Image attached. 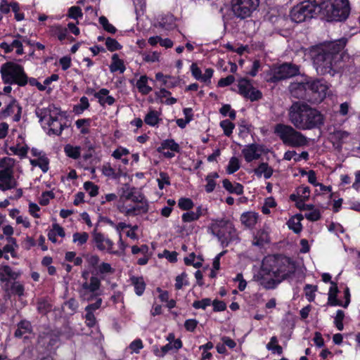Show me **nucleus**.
Here are the masks:
<instances>
[{
  "instance_id": "1",
  "label": "nucleus",
  "mask_w": 360,
  "mask_h": 360,
  "mask_svg": "<svg viewBox=\"0 0 360 360\" xmlns=\"http://www.w3.org/2000/svg\"><path fill=\"white\" fill-rule=\"evenodd\" d=\"M345 42L328 41L311 46L309 54L318 74L334 76L338 72V63L342 60Z\"/></svg>"
},
{
  "instance_id": "2",
  "label": "nucleus",
  "mask_w": 360,
  "mask_h": 360,
  "mask_svg": "<svg viewBox=\"0 0 360 360\" xmlns=\"http://www.w3.org/2000/svg\"><path fill=\"white\" fill-rule=\"evenodd\" d=\"M295 271V265L288 257L280 255H269L262 262L261 273L270 278L262 277L261 284L266 289H273L293 274Z\"/></svg>"
},
{
  "instance_id": "3",
  "label": "nucleus",
  "mask_w": 360,
  "mask_h": 360,
  "mask_svg": "<svg viewBox=\"0 0 360 360\" xmlns=\"http://www.w3.org/2000/svg\"><path fill=\"white\" fill-rule=\"evenodd\" d=\"M290 122L300 130L320 128L324 124V116L317 109L304 102H294L288 112Z\"/></svg>"
},
{
  "instance_id": "4",
  "label": "nucleus",
  "mask_w": 360,
  "mask_h": 360,
  "mask_svg": "<svg viewBox=\"0 0 360 360\" xmlns=\"http://www.w3.org/2000/svg\"><path fill=\"white\" fill-rule=\"evenodd\" d=\"M321 11L320 15L328 21H344L350 13L348 0H316Z\"/></svg>"
},
{
  "instance_id": "5",
  "label": "nucleus",
  "mask_w": 360,
  "mask_h": 360,
  "mask_svg": "<svg viewBox=\"0 0 360 360\" xmlns=\"http://www.w3.org/2000/svg\"><path fill=\"white\" fill-rule=\"evenodd\" d=\"M35 114L39 122H42L47 120V124L49 127V134L60 136L66 127L65 122L62 118V111L54 105H49L47 108H37Z\"/></svg>"
},
{
  "instance_id": "6",
  "label": "nucleus",
  "mask_w": 360,
  "mask_h": 360,
  "mask_svg": "<svg viewBox=\"0 0 360 360\" xmlns=\"http://www.w3.org/2000/svg\"><path fill=\"white\" fill-rule=\"evenodd\" d=\"M295 127L282 123L276 124L274 127V133L285 146L292 148H301L308 145L307 136L297 130Z\"/></svg>"
},
{
  "instance_id": "7",
  "label": "nucleus",
  "mask_w": 360,
  "mask_h": 360,
  "mask_svg": "<svg viewBox=\"0 0 360 360\" xmlns=\"http://www.w3.org/2000/svg\"><path fill=\"white\" fill-rule=\"evenodd\" d=\"M321 8L316 0L304 1L292 7L290 12V18L292 22L300 23L320 15Z\"/></svg>"
},
{
  "instance_id": "8",
  "label": "nucleus",
  "mask_w": 360,
  "mask_h": 360,
  "mask_svg": "<svg viewBox=\"0 0 360 360\" xmlns=\"http://www.w3.org/2000/svg\"><path fill=\"white\" fill-rule=\"evenodd\" d=\"M1 73L5 84H15L24 86L28 83V77L23 67L13 62H7L2 65Z\"/></svg>"
},
{
  "instance_id": "9",
  "label": "nucleus",
  "mask_w": 360,
  "mask_h": 360,
  "mask_svg": "<svg viewBox=\"0 0 360 360\" xmlns=\"http://www.w3.org/2000/svg\"><path fill=\"white\" fill-rule=\"evenodd\" d=\"M14 159L5 157L0 160V190L2 191L15 188L18 181L13 176Z\"/></svg>"
},
{
  "instance_id": "10",
  "label": "nucleus",
  "mask_w": 360,
  "mask_h": 360,
  "mask_svg": "<svg viewBox=\"0 0 360 360\" xmlns=\"http://www.w3.org/2000/svg\"><path fill=\"white\" fill-rule=\"evenodd\" d=\"M300 74V67L297 65L284 63L275 67L267 73L265 80L269 83H277Z\"/></svg>"
},
{
  "instance_id": "11",
  "label": "nucleus",
  "mask_w": 360,
  "mask_h": 360,
  "mask_svg": "<svg viewBox=\"0 0 360 360\" xmlns=\"http://www.w3.org/2000/svg\"><path fill=\"white\" fill-rule=\"evenodd\" d=\"M101 281L99 277L91 275L89 281L83 282L78 290L82 301L92 302L101 298Z\"/></svg>"
},
{
  "instance_id": "12",
  "label": "nucleus",
  "mask_w": 360,
  "mask_h": 360,
  "mask_svg": "<svg viewBox=\"0 0 360 360\" xmlns=\"http://www.w3.org/2000/svg\"><path fill=\"white\" fill-rule=\"evenodd\" d=\"M309 101L314 103H321L326 96L328 86L321 79H307Z\"/></svg>"
},
{
  "instance_id": "13",
  "label": "nucleus",
  "mask_w": 360,
  "mask_h": 360,
  "mask_svg": "<svg viewBox=\"0 0 360 360\" xmlns=\"http://www.w3.org/2000/svg\"><path fill=\"white\" fill-rule=\"evenodd\" d=\"M259 3V0H231V11L234 17L244 20L251 15Z\"/></svg>"
},
{
  "instance_id": "14",
  "label": "nucleus",
  "mask_w": 360,
  "mask_h": 360,
  "mask_svg": "<svg viewBox=\"0 0 360 360\" xmlns=\"http://www.w3.org/2000/svg\"><path fill=\"white\" fill-rule=\"evenodd\" d=\"M238 93L252 102L259 101L262 98V91L254 87L249 79H240L238 81Z\"/></svg>"
},
{
  "instance_id": "15",
  "label": "nucleus",
  "mask_w": 360,
  "mask_h": 360,
  "mask_svg": "<svg viewBox=\"0 0 360 360\" xmlns=\"http://www.w3.org/2000/svg\"><path fill=\"white\" fill-rule=\"evenodd\" d=\"M91 241L99 251L112 255L118 253L117 251L113 250L114 243L102 233L98 232L96 229H94L92 232Z\"/></svg>"
},
{
  "instance_id": "16",
  "label": "nucleus",
  "mask_w": 360,
  "mask_h": 360,
  "mask_svg": "<svg viewBox=\"0 0 360 360\" xmlns=\"http://www.w3.org/2000/svg\"><path fill=\"white\" fill-rule=\"evenodd\" d=\"M22 108L19 102L12 98L10 102L0 111V119H6L11 115L13 121L18 122L22 117Z\"/></svg>"
},
{
  "instance_id": "17",
  "label": "nucleus",
  "mask_w": 360,
  "mask_h": 360,
  "mask_svg": "<svg viewBox=\"0 0 360 360\" xmlns=\"http://www.w3.org/2000/svg\"><path fill=\"white\" fill-rule=\"evenodd\" d=\"M338 292V288L337 283L335 282H331V286L328 292V305L330 306H341L344 308H347L350 302V293L349 288H346L344 294H345V303H342L341 301L338 300L337 294Z\"/></svg>"
},
{
  "instance_id": "18",
  "label": "nucleus",
  "mask_w": 360,
  "mask_h": 360,
  "mask_svg": "<svg viewBox=\"0 0 360 360\" xmlns=\"http://www.w3.org/2000/svg\"><path fill=\"white\" fill-rule=\"evenodd\" d=\"M60 335L58 332L49 330L41 333L38 337V344L48 351H51L58 343Z\"/></svg>"
},
{
  "instance_id": "19",
  "label": "nucleus",
  "mask_w": 360,
  "mask_h": 360,
  "mask_svg": "<svg viewBox=\"0 0 360 360\" xmlns=\"http://www.w3.org/2000/svg\"><path fill=\"white\" fill-rule=\"evenodd\" d=\"M216 237L218 238L222 248H226L232 243H238L240 241L237 230L235 229L233 224L231 226H228V228L222 232H219Z\"/></svg>"
},
{
  "instance_id": "20",
  "label": "nucleus",
  "mask_w": 360,
  "mask_h": 360,
  "mask_svg": "<svg viewBox=\"0 0 360 360\" xmlns=\"http://www.w3.org/2000/svg\"><path fill=\"white\" fill-rule=\"evenodd\" d=\"M307 79L302 82H292L289 86V91L292 96L309 101Z\"/></svg>"
},
{
  "instance_id": "21",
  "label": "nucleus",
  "mask_w": 360,
  "mask_h": 360,
  "mask_svg": "<svg viewBox=\"0 0 360 360\" xmlns=\"http://www.w3.org/2000/svg\"><path fill=\"white\" fill-rule=\"evenodd\" d=\"M191 71L193 77L199 81L205 84L211 83V78L213 76L214 70L212 68H207L205 73L202 75L201 70L198 68V65L195 63L191 65Z\"/></svg>"
},
{
  "instance_id": "22",
  "label": "nucleus",
  "mask_w": 360,
  "mask_h": 360,
  "mask_svg": "<svg viewBox=\"0 0 360 360\" xmlns=\"http://www.w3.org/2000/svg\"><path fill=\"white\" fill-rule=\"evenodd\" d=\"M262 146L256 143H252L242 150V153L247 162H251L255 160H258L262 152Z\"/></svg>"
},
{
  "instance_id": "23",
  "label": "nucleus",
  "mask_w": 360,
  "mask_h": 360,
  "mask_svg": "<svg viewBox=\"0 0 360 360\" xmlns=\"http://www.w3.org/2000/svg\"><path fill=\"white\" fill-rule=\"evenodd\" d=\"M33 332V327L30 321L22 320L17 324V328L14 332V337L17 338L27 339Z\"/></svg>"
},
{
  "instance_id": "24",
  "label": "nucleus",
  "mask_w": 360,
  "mask_h": 360,
  "mask_svg": "<svg viewBox=\"0 0 360 360\" xmlns=\"http://www.w3.org/2000/svg\"><path fill=\"white\" fill-rule=\"evenodd\" d=\"M269 242V232L265 229H260L254 233L252 244L254 246L262 248Z\"/></svg>"
},
{
  "instance_id": "25",
  "label": "nucleus",
  "mask_w": 360,
  "mask_h": 360,
  "mask_svg": "<svg viewBox=\"0 0 360 360\" xmlns=\"http://www.w3.org/2000/svg\"><path fill=\"white\" fill-rule=\"evenodd\" d=\"M259 214L255 212H244L240 216V221L246 228L252 229L257 222Z\"/></svg>"
},
{
  "instance_id": "26",
  "label": "nucleus",
  "mask_w": 360,
  "mask_h": 360,
  "mask_svg": "<svg viewBox=\"0 0 360 360\" xmlns=\"http://www.w3.org/2000/svg\"><path fill=\"white\" fill-rule=\"evenodd\" d=\"M231 225H233V223L228 219H214L210 225L212 233L217 236L219 232H222L224 230H226L228 226H231Z\"/></svg>"
},
{
  "instance_id": "27",
  "label": "nucleus",
  "mask_w": 360,
  "mask_h": 360,
  "mask_svg": "<svg viewBox=\"0 0 360 360\" xmlns=\"http://www.w3.org/2000/svg\"><path fill=\"white\" fill-rule=\"evenodd\" d=\"M330 135L333 143L337 144L339 147L347 143L351 138L350 134L343 130H335Z\"/></svg>"
},
{
  "instance_id": "28",
  "label": "nucleus",
  "mask_w": 360,
  "mask_h": 360,
  "mask_svg": "<svg viewBox=\"0 0 360 360\" xmlns=\"http://www.w3.org/2000/svg\"><path fill=\"white\" fill-rule=\"evenodd\" d=\"M144 197L141 193H137L136 191V188L134 187H130L128 184H125L123 188V192L122 195V198H124L126 200H131L132 202H138L139 200H141V198Z\"/></svg>"
},
{
  "instance_id": "29",
  "label": "nucleus",
  "mask_w": 360,
  "mask_h": 360,
  "mask_svg": "<svg viewBox=\"0 0 360 360\" xmlns=\"http://www.w3.org/2000/svg\"><path fill=\"white\" fill-rule=\"evenodd\" d=\"M115 269L111 266L109 263L102 262L101 263L96 269V274L94 271L91 272L92 275H96L98 277L100 276V279H104V278L107 275H110L115 273Z\"/></svg>"
},
{
  "instance_id": "30",
  "label": "nucleus",
  "mask_w": 360,
  "mask_h": 360,
  "mask_svg": "<svg viewBox=\"0 0 360 360\" xmlns=\"http://www.w3.org/2000/svg\"><path fill=\"white\" fill-rule=\"evenodd\" d=\"M253 172L257 177H261L263 175L266 179H268L272 176L274 169L271 167L269 166L268 163L262 162Z\"/></svg>"
},
{
  "instance_id": "31",
  "label": "nucleus",
  "mask_w": 360,
  "mask_h": 360,
  "mask_svg": "<svg viewBox=\"0 0 360 360\" xmlns=\"http://www.w3.org/2000/svg\"><path fill=\"white\" fill-rule=\"evenodd\" d=\"M223 187L230 193L241 195L243 193V186L240 183H231L228 179L222 181Z\"/></svg>"
},
{
  "instance_id": "32",
  "label": "nucleus",
  "mask_w": 360,
  "mask_h": 360,
  "mask_svg": "<svg viewBox=\"0 0 360 360\" xmlns=\"http://www.w3.org/2000/svg\"><path fill=\"white\" fill-rule=\"evenodd\" d=\"M165 149H170L172 151L176 153L180 152V146L174 139L164 140L157 148V151L158 153H164Z\"/></svg>"
},
{
  "instance_id": "33",
  "label": "nucleus",
  "mask_w": 360,
  "mask_h": 360,
  "mask_svg": "<svg viewBox=\"0 0 360 360\" xmlns=\"http://www.w3.org/2000/svg\"><path fill=\"white\" fill-rule=\"evenodd\" d=\"M49 33L51 36L57 37L60 41L66 38L68 30L60 25H54L49 28Z\"/></svg>"
},
{
  "instance_id": "34",
  "label": "nucleus",
  "mask_w": 360,
  "mask_h": 360,
  "mask_svg": "<svg viewBox=\"0 0 360 360\" xmlns=\"http://www.w3.org/2000/svg\"><path fill=\"white\" fill-rule=\"evenodd\" d=\"M131 281L134 287L135 292L137 295L141 296L145 291L146 283L142 276H132L131 277Z\"/></svg>"
},
{
  "instance_id": "35",
  "label": "nucleus",
  "mask_w": 360,
  "mask_h": 360,
  "mask_svg": "<svg viewBox=\"0 0 360 360\" xmlns=\"http://www.w3.org/2000/svg\"><path fill=\"white\" fill-rule=\"evenodd\" d=\"M112 63L110 65L111 72L120 71L123 73L125 70V66L122 60L120 59L118 55L115 53L112 56Z\"/></svg>"
},
{
  "instance_id": "36",
  "label": "nucleus",
  "mask_w": 360,
  "mask_h": 360,
  "mask_svg": "<svg viewBox=\"0 0 360 360\" xmlns=\"http://www.w3.org/2000/svg\"><path fill=\"white\" fill-rule=\"evenodd\" d=\"M160 113L154 110H150L145 116L144 122L146 124L154 127L161 120L159 117Z\"/></svg>"
},
{
  "instance_id": "37",
  "label": "nucleus",
  "mask_w": 360,
  "mask_h": 360,
  "mask_svg": "<svg viewBox=\"0 0 360 360\" xmlns=\"http://www.w3.org/2000/svg\"><path fill=\"white\" fill-rule=\"evenodd\" d=\"M64 152L68 157L77 160L81 155V147L67 144L64 147Z\"/></svg>"
},
{
  "instance_id": "38",
  "label": "nucleus",
  "mask_w": 360,
  "mask_h": 360,
  "mask_svg": "<svg viewBox=\"0 0 360 360\" xmlns=\"http://www.w3.org/2000/svg\"><path fill=\"white\" fill-rule=\"evenodd\" d=\"M136 86L139 91L143 95H147L152 91V88L148 85V77L146 75L141 76Z\"/></svg>"
},
{
  "instance_id": "39",
  "label": "nucleus",
  "mask_w": 360,
  "mask_h": 360,
  "mask_svg": "<svg viewBox=\"0 0 360 360\" xmlns=\"http://www.w3.org/2000/svg\"><path fill=\"white\" fill-rule=\"evenodd\" d=\"M29 148L27 146H20L19 144L16 146H10L8 150L11 152V154L18 155L20 158H24L27 156ZM10 154L9 153H7Z\"/></svg>"
},
{
  "instance_id": "40",
  "label": "nucleus",
  "mask_w": 360,
  "mask_h": 360,
  "mask_svg": "<svg viewBox=\"0 0 360 360\" xmlns=\"http://www.w3.org/2000/svg\"><path fill=\"white\" fill-rule=\"evenodd\" d=\"M104 91H106V94H101L99 98H98V101L101 106H105L106 104L108 105H112L115 103V99L114 97L109 96V90L105 88H103Z\"/></svg>"
},
{
  "instance_id": "41",
  "label": "nucleus",
  "mask_w": 360,
  "mask_h": 360,
  "mask_svg": "<svg viewBox=\"0 0 360 360\" xmlns=\"http://www.w3.org/2000/svg\"><path fill=\"white\" fill-rule=\"evenodd\" d=\"M6 240L8 241V244H6L3 248V251L4 253H11L13 257H15V248L18 247L16 243V239L13 237H7Z\"/></svg>"
},
{
  "instance_id": "42",
  "label": "nucleus",
  "mask_w": 360,
  "mask_h": 360,
  "mask_svg": "<svg viewBox=\"0 0 360 360\" xmlns=\"http://www.w3.org/2000/svg\"><path fill=\"white\" fill-rule=\"evenodd\" d=\"M138 204L135 206H133L137 214H146L148 212L149 205L148 200L143 197L141 200H139L136 202Z\"/></svg>"
},
{
  "instance_id": "43",
  "label": "nucleus",
  "mask_w": 360,
  "mask_h": 360,
  "mask_svg": "<svg viewBox=\"0 0 360 360\" xmlns=\"http://www.w3.org/2000/svg\"><path fill=\"white\" fill-rule=\"evenodd\" d=\"M89 108V103L88 98L86 96H82L80 98L79 104L74 106L73 112L77 115H79Z\"/></svg>"
},
{
  "instance_id": "44",
  "label": "nucleus",
  "mask_w": 360,
  "mask_h": 360,
  "mask_svg": "<svg viewBox=\"0 0 360 360\" xmlns=\"http://www.w3.org/2000/svg\"><path fill=\"white\" fill-rule=\"evenodd\" d=\"M160 25L166 30H171L175 27V20L172 15H166L161 18Z\"/></svg>"
},
{
  "instance_id": "45",
  "label": "nucleus",
  "mask_w": 360,
  "mask_h": 360,
  "mask_svg": "<svg viewBox=\"0 0 360 360\" xmlns=\"http://www.w3.org/2000/svg\"><path fill=\"white\" fill-rule=\"evenodd\" d=\"M219 125L223 129L224 134L228 137L232 134L233 130L235 128V124L227 119L221 121Z\"/></svg>"
},
{
  "instance_id": "46",
  "label": "nucleus",
  "mask_w": 360,
  "mask_h": 360,
  "mask_svg": "<svg viewBox=\"0 0 360 360\" xmlns=\"http://www.w3.org/2000/svg\"><path fill=\"white\" fill-rule=\"evenodd\" d=\"M89 239V234L86 232H76L72 236V241L77 245L85 244Z\"/></svg>"
},
{
  "instance_id": "47",
  "label": "nucleus",
  "mask_w": 360,
  "mask_h": 360,
  "mask_svg": "<svg viewBox=\"0 0 360 360\" xmlns=\"http://www.w3.org/2000/svg\"><path fill=\"white\" fill-rule=\"evenodd\" d=\"M240 168L239 160L236 157H232L229 160L226 167V172L229 174L235 173Z\"/></svg>"
},
{
  "instance_id": "48",
  "label": "nucleus",
  "mask_w": 360,
  "mask_h": 360,
  "mask_svg": "<svg viewBox=\"0 0 360 360\" xmlns=\"http://www.w3.org/2000/svg\"><path fill=\"white\" fill-rule=\"evenodd\" d=\"M317 285L307 284L304 288L305 296L309 302H313L315 299V292L317 290Z\"/></svg>"
},
{
  "instance_id": "49",
  "label": "nucleus",
  "mask_w": 360,
  "mask_h": 360,
  "mask_svg": "<svg viewBox=\"0 0 360 360\" xmlns=\"http://www.w3.org/2000/svg\"><path fill=\"white\" fill-rule=\"evenodd\" d=\"M0 274L3 276H6L9 279L15 280L19 276V273L13 271L9 266H4L0 269Z\"/></svg>"
},
{
  "instance_id": "50",
  "label": "nucleus",
  "mask_w": 360,
  "mask_h": 360,
  "mask_svg": "<svg viewBox=\"0 0 360 360\" xmlns=\"http://www.w3.org/2000/svg\"><path fill=\"white\" fill-rule=\"evenodd\" d=\"M10 290L11 294L20 297L24 295L25 288L19 281H13L11 283Z\"/></svg>"
},
{
  "instance_id": "51",
  "label": "nucleus",
  "mask_w": 360,
  "mask_h": 360,
  "mask_svg": "<svg viewBox=\"0 0 360 360\" xmlns=\"http://www.w3.org/2000/svg\"><path fill=\"white\" fill-rule=\"evenodd\" d=\"M219 112L224 117L229 116L232 120H234L236 117V112L234 110L231 109L229 104H224L219 109Z\"/></svg>"
},
{
  "instance_id": "52",
  "label": "nucleus",
  "mask_w": 360,
  "mask_h": 360,
  "mask_svg": "<svg viewBox=\"0 0 360 360\" xmlns=\"http://www.w3.org/2000/svg\"><path fill=\"white\" fill-rule=\"evenodd\" d=\"M178 206L182 210H190L194 206L191 199L188 198H181L178 201Z\"/></svg>"
},
{
  "instance_id": "53",
  "label": "nucleus",
  "mask_w": 360,
  "mask_h": 360,
  "mask_svg": "<svg viewBox=\"0 0 360 360\" xmlns=\"http://www.w3.org/2000/svg\"><path fill=\"white\" fill-rule=\"evenodd\" d=\"M99 23L103 26V29L110 33L115 34L117 31V29L110 23H109L108 20L105 16H101L98 19Z\"/></svg>"
},
{
  "instance_id": "54",
  "label": "nucleus",
  "mask_w": 360,
  "mask_h": 360,
  "mask_svg": "<svg viewBox=\"0 0 360 360\" xmlns=\"http://www.w3.org/2000/svg\"><path fill=\"white\" fill-rule=\"evenodd\" d=\"M345 318V312L339 309L337 311L336 316L334 319V324L338 330L342 331L344 328L343 320Z\"/></svg>"
},
{
  "instance_id": "55",
  "label": "nucleus",
  "mask_w": 360,
  "mask_h": 360,
  "mask_svg": "<svg viewBox=\"0 0 360 360\" xmlns=\"http://www.w3.org/2000/svg\"><path fill=\"white\" fill-rule=\"evenodd\" d=\"M158 183V187L160 189H163L165 185H170L169 176L167 172H160L159 174V178L157 179Z\"/></svg>"
},
{
  "instance_id": "56",
  "label": "nucleus",
  "mask_w": 360,
  "mask_h": 360,
  "mask_svg": "<svg viewBox=\"0 0 360 360\" xmlns=\"http://www.w3.org/2000/svg\"><path fill=\"white\" fill-rule=\"evenodd\" d=\"M105 46L110 51H115L122 49V46L118 43V41L111 37H108L105 39Z\"/></svg>"
},
{
  "instance_id": "57",
  "label": "nucleus",
  "mask_w": 360,
  "mask_h": 360,
  "mask_svg": "<svg viewBox=\"0 0 360 360\" xmlns=\"http://www.w3.org/2000/svg\"><path fill=\"white\" fill-rule=\"evenodd\" d=\"M84 189L89 193L90 196L94 197L98 194V187L91 181H86L84 184Z\"/></svg>"
},
{
  "instance_id": "58",
  "label": "nucleus",
  "mask_w": 360,
  "mask_h": 360,
  "mask_svg": "<svg viewBox=\"0 0 360 360\" xmlns=\"http://www.w3.org/2000/svg\"><path fill=\"white\" fill-rule=\"evenodd\" d=\"M297 195L302 201H307L309 198L310 188L308 186H300L296 189Z\"/></svg>"
},
{
  "instance_id": "59",
  "label": "nucleus",
  "mask_w": 360,
  "mask_h": 360,
  "mask_svg": "<svg viewBox=\"0 0 360 360\" xmlns=\"http://www.w3.org/2000/svg\"><path fill=\"white\" fill-rule=\"evenodd\" d=\"M83 15L82 9L79 6H72L68 10V16L72 19L77 20Z\"/></svg>"
},
{
  "instance_id": "60",
  "label": "nucleus",
  "mask_w": 360,
  "mask_h": 360,
  "mask_svg": "<svg viewBox=\"0 0 360 360\" xmlns=\"http://www.w3.org/2000/svg\"><path fill=\"white\" fill-rule=\"evenodd\" d=\"M212 303V300L210 298H204L201 300H195L193 302L192 306L193 308L198 309H205L207 307L210 306Z\"/></svg>"
},
{
  "instance_id": "61",
  "label": "nucleus",
  "mask_w": 360,
  "mask_h": 360,
  "mask_svg": "<svg viewBox=\"0 0 360 360\" xmlns=\"http://www.w3.org/2000/svg\"><path fill=\"white\" fill-rule=\"evenodd\" d=\"M51 310V305L45 300L37 302V311L39 314H46Z\"/></svg>"
},
{
  "instance_id": "62",
  "label": "nucleus",
  "mask_w": 360,
  "mask_h": 360,
  "mask_svg": "<svg viewBox=\"0 0 360 360\" xmlns=\"http://www.w3.org/2000/svg\"><path fill=\"white\" fill-rule=\"evenodd\" d=\"M54 198L55 195L53 191H44L42 193L40 198L39 204L43 206L47 205L49 203L50 199H53Z\"/></svg>"
},
{
  "instance_id": "63",
  "label": "nucleus",
  "mask_w": 360,
  "mask_h": 360,
  "mask_svg": "<svg viewBox=\"0 0 360 360\" xmlns=\"http://www.w3.org/2000/svg\"><path fill=\"white\" fill-rule=\"evenodd\" d=\"M38 159V167L42 170L43 172H46L49 168V158L45 155H43L42 156L39 157Z\"/></svg>"
},
{
  "instance_id": "64",
  "label": "nucleus",
  "mask_w": 360,
  "mask_h": 360,
  "mask_svg": "<svg viewBox=\"0 0 360 360\" xmlns=\"http://www.w3.org/2000/svg\"><path fill=\"white\" fill-rule=\"evenodd\" d=\"M86 311L85 319H86V326L89 328L94 327L97 322L96 316L94 315V313L91 312V311Z\"/></svg>"
}]
</instances>
